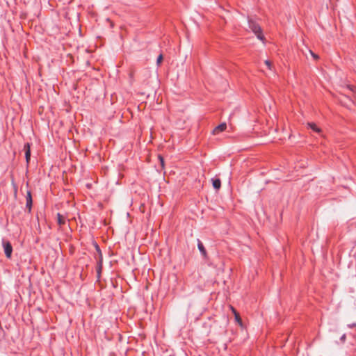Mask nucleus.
<instances>
[{
  "label": "nucleus",
  "instance_id": "nucleus-11",
  "mask_svg": "<svg viewBox=\"0 0 356 356\" xmlns=\"http://www.w3.org/2000/svg\"><path fill=\"white\" fill-rule=\"evenodd\" d=\"M235 317V320L240 325H242V321H241V318L240 317V315L239 314H236V315L234 316Z\"/></svg>",
  "mask_w": 356,
  "mask_h": 356
},
{
  "label": "nucleus",
  "instance_id": "nucleus-10",
  "mask_svg": "<svg viewBox=\"0 0 356 356\" xmlns=\"http://www.w3.org/2000/svg\"><path fill=\"white\" fill-rule=\"evenodd\" d=\"M97 264H98V268H97V273H98V276H99L100 275V272L102 270V255H100V257H99V259L97 262Z\"/></svg>",
  "mask_w": 356,
  "mask_h": 356
},
{
  "label": "nucleus",
  "instance_id": "nucleus-19",
  "mask_svg": "<svg viewBox=\"0 0 356 356\" xmlns=\"http://www.w3.org/2000/svg\"><path fill=\"white\" fill-rule=\"evenodd\" d=\"M96 248H97V250L100 252V249L97 245H96Z\"/></svg>",
  "mask_w": 356,
  "mask_h": 356
},
{
  "label": "nucleus",
  "instance_id": "nucleus-15",
  "mask_svg": "<svg viewBox=\"0 0 356 356\" xmlns=\"http://www.w3.org/2000/svg\"><path fill=\"white\" fill-rule=\"evenodd\" d=\"M346 334H343L341 337L340 340H341V341L344 342V341H346Z\"/></svg>",
  "mask_w": 356,
  "mask_h": 356
},
{
  "label": "nucleus",
  "instance_id": "nucleus-18",
  "mask_svg": "<svg viewBox=\"0 0 356 356\" xmlns=\"http://www.w3.org/2000/svg\"><path fill=\"white\" fill-rule=\"evenodd\" d=\"M311 54L312 56L314 58H318V56L316 54H315L314 53H313L312 51H311Z\"/></svg>",
  "mask_w": 356,
  "mask_h": 356
},
{
  "label": "nucleus",
  "instance_id": "nucleus-9",
  "mask_svg": "<svg viewBox=\"0 0 356 356\" xmlns=\"http://www.w3.org/2000/svg\"><path fill=\"white\" fill-rule=\"evenodd\" d=\"M308 126L315 132L320 133L321 129L318 128L314 123H309Z\"/></svg>",
  "mask_w": 356,
  "mask_h": 356
},
{
  "label": "nucleus",
  "instance_id": "nucleus-16",
  "mask_svg": "<svg viewBox=\"0 0 356 356\" xmlns=\"http://www.w3.org/2000/svg\"><path fill=\"white\" fill-rule=\"evenodd\" d=\"M159 158L160 159V161H161V164L162 166H163V164H164V161H163V159L161 156H159Z\"/></svg>",
  "mask_w": 356,
  "mask_h": 356
},
{
  "label": "nucleus",
  "instance_id": "nucleus-4",
  "mask_svg": "<svg viewBox=\"0 0 356 356\" xmlns=\"http://www.w3.org/2000/svg\"><path fill=\"white\" fill-rule=\"evenodd\" d=\"M227 128V124L225 122H222L218 126H217L213 130V134H218L219 133L225 131Z\"/></svg>",
  "mask_w": 356,
  "mask_h": 356
},
{
  "label": "nucleus",
  "instance_id": "nucleus-14",
  "mask_svg": "<svg viewBox=\"0 0 356 356\" xmlns=\"http://www.w3.org/2000/svg\"><path fill=\"white\" fill-rule=\"evenodd\" d=\"M349 328H353V327H356V323H351V324H348L347 325Z\"/></svg>",
  "mask_w": 356,
  "mask_h": 356
},
{
  "label": "nucleus",
  "instance_id": "nucleus-17",
  "mask_svg": "<svg viewBox=\"0 0 356 356\" xmlns=\"http://www.w3.org/2000/svg\"><path fill=\"white\" fill-rule=\"evenodd\" d=\"M231 309L234 316L236 315V314H238L234 307H232Z\"/></svg>",
  "mask_w": 356,
  "mask_h": 356
},
{
  "label": "nucleus",
  "instance_id": "nucleus-1",
  "mask_svg": "<svg viewBox=\"0 0 356 356\" xmlns=\"http://www.w3.org/2000/svg\"><path fill=\"white\" fill-rule=\"evenodd\" d=\"M248 22L249 29L257 35V38L264 41V36L262 33L260 25L256 21L250 18H248Z\"/></svg>",
  "mask_w": 356,
  "mask_h": 356
},
{
  "label": "nucleus",
  "instance_id": "nucleus-7",
  "mask_svg": "<svg viewBox=\"0 0 356 356\" xmlns=\"http://www.w3.org/2000/svg\"><path fill=\"white\" fill-rule=\"evenodd\" d=\"M24 149H26L25 152V157L26 159V161L29 162L31 156V152H30V146L29 143L25 144Z\"/></svg>",
  "mask_w": 356,
  "mask_h": 356
},
{
  "label": "nucleus",
  "instance_id": "nucleus-12",
  "mask_svg": "<svg viewBox=\"0 0 356 356\" xmlns=\"http://www.w3.org/2000/svg\"><path fill=\"white\" fill-rule=\"evenodd\" d=\"M163 59V55L162 54H160L158 58H157V60H156V63L158 65H160V63H161V60Z\"/></svg>",
  "mask_w": 356,
  "mask_h": 356
},
{
  "label": "nucleus",
  "instance_id": "nucleus-2",
  "mask_svg": "<svg viewBox=\"0 0 356 356\" xmlns=\"http://www.w3.org/2000/svg\"><path fill=\"white\" fill-rule=\"evenodd\" d=\"M2 245L3 247V250L5 255L7 258H10L13 252V247L11 243L9 241L3 240Z\"/></svg>",
  "mask_w": 356,
  "mask_h": 356
},
{
  "label": "nucleus",
  "instance_id": "nucleus-5",
  "mask_svg": "<svg viewBox=\"0 0 356 356\" xmlns=\"http://www.w3.org/2000/svg\"><path fill=\"white\" fill-rule=\"evenodd\" d=\"M197 248L200 252H201L202 255L204 257H205L207 256V251L204 248L203 243L200 240H197Z\"/></svg>",
  "mask_w": 356,
  "mask_h": 356
},
{
  "label": "nucleus",
  "instance_id": "nucleus-6",
  "mask_svg": "<svg viewBox=\"0 0 356 356\" xmlns=\"http://www.w3.org/2000/svg\"><path fill=\"white\" fill-rule=\"evenodd\" d=\"M212 181V185H213V187L216 189V190H219L221 187V181L220 179H214L213 178L211 179Z\"/></svg>",
  "mask_w": 356,
  "mask_h": 356
},
{
  "label": "nucleus",
  "instance_id": "nucleus-13",
  "mask_svg": "<svg viewBox=\"0 0 356 356\" xmlns=\"http://www.w3.org/2000/svg\"><path fill=\"white\" fill-rule=\"evenodd\" d=\"M265 64L267 65V67H268V69L271 70V63L270 60H266L265 61Z\"/></svg>",
  "mask_w": 356,
  "mask_h": 356
},
{
  "label": "nucleus",
  "instance_id": "nucleus-8",
  "mask_svg": "<svg viewBox=\"0 0 356 356\" xmlns=\"http://www.w3.org/2000/svg\"><path fill=\"white\" fill-rule=\"evenodd\" d=\"M57 221L59 225H63L65 223V218L60 213H57Z\"/></svg>",
  "mask_w": 356,
  "mask_h": 356
},
{
  "label": "nucleus",
  "instance_id": "nucleus-3",
  "mask_svg": "<svg viewBox=\"0 0 356 356\" xmlns=\"http://www.w3.org/2000/svg\"><path fill=\"white\" fill-rule=\"evenodd\" d=\"M26 209H28V212L31 213V207L33 204L32 196L31 191H28L26 196Z\"/></svg>",
  "mask_w": 356,
  "mask_h": 356
}]
</instances>
